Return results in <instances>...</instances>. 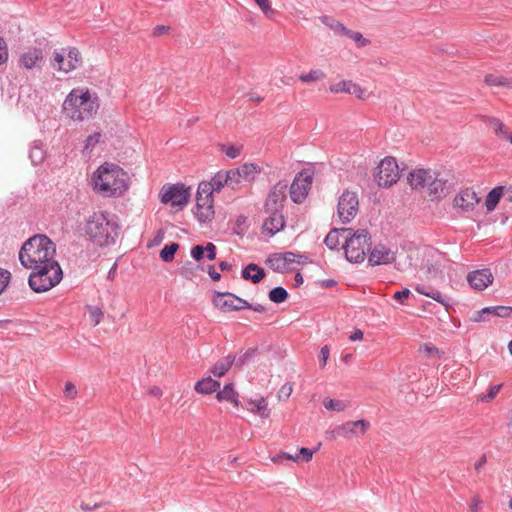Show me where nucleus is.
<instances>
[{
  "label": "nucleus",
  "instance_id": "b1692460",
  "mask_svg": "<svg viewBox=\"0 0 512 512\" xmlns=\"http://www.w3.org/2000/svg\"><path fill=\"white\" fill-rule=\"evenodd\" d=\"M228 294L230 292H219L215 291L213 296L214 305L220 309L222 312H232L235 310V300L232 298H228Z\"/></svg>",
  "mask_w": 512,
  "mask_h": 512
},
{
  "label": "nucleus",
  "instance_id": "338daca9",
  "mask_svg": "<svg viewBox=\"0 0 512 512\" xmlns=\"http://www.w3.org/2000/svg\"><path fill=\"white\" fill-rule=\"evenodd\" d=\"M351 39L354 40L359 47H364L368 44V40L363 38L362 34L359 32L351 33Z\"/></svg>",
  "mask_w": 512,
  "mask_h": 512
},
{
  "label": "nucleus",
  "instance_id": "3c124183",
  "mask_svg": "<svg viewBox=\"0 0 512 512\" xmlns=\"http://www.w3.org/2000/svg\"><path fill=\"white\" fill-rule=\"evenodd\" d=\"M89 315H90L91 321L94 323L95 326L98 325L103 318L102 310L95 306L89 307Z\"/></svg>",
  "mask_w": 512,
  "mask_h": 512
},
{
  "label": "nucleus",
  "instance_id": "5fc2aeb1",
  "mask_svg": "<svg viewBox=\"0 0 512 512\" xmlns=\"http://www.w3.org/2000/svg\"><path fill=\"white\" fill-rule=\"evenodd\" d=\"M10 278H11V273L8 270H6V269L0 268V294L8 286Z\"/></svg>",
  "mask_w": 512,
  "mask_h": 512
},
{
  "label": "nucleus",
  "instance_id": "20e7f679",
  "mask_svg": "<svg viewBox=\"0 0 512 512\" xmlns=\"http://www.w3.org/2000/svg\"><path fill=\"white\" fill-rule=\"evenodd\" d=\"M99 108L97 96H92L88 89L74 88L66 96L63 112L74 121H84L92 117Z\"/></svg>",
  "mask_w": 512,
  "mask_h": 512
},
{
  "label": "nucleus",
  "instance_id": "79ce46f5",
  "mask_svg": "<svg viewBox=\"0 0 512 512\" xmlns=\"http://www.w3.org/2000/svg\"><path fill=\"white\" fill-rule=\"evenodd\" d=\"M256 4L259 6L261 11L264 13V15L269 18L273 19L275 15L277 14V11L272 8L270 0H254Z\"/></svg>",
  "mask_w": 512,
  "mask_h": 512
},
{
  "label": "nucleus",
  "instance_id": "6e6552de",
  "mask_svg": "<svg viewBox=\"0 0 512 512\" xmlns=\"http://www.w3.org/2000/svg\"><path fill=\"white\" fill-rule=\"evenodd\" d=\"M359 208L358 196L355 192L346 190L338 200L337 213L342 223H349L357 215Z\"/></svg>",
  "mask_w": 512,
  "mask_h": 512
},
{
  "label": "nucleus",
  "instance_id": "bb28decb",
  "mask_svg": "<svg viewBox=\"0 0 512 512\" xmlns=\"http://www.w3.org/2000/svg\"><path fill=\"white\" fill-rule=\"evenodd\" d=\"M236 360V355L229 354L224 359L217 362L211 369V373L216 377H222L231 368Z\"/></svg>",
  "mask_w": 512,
  "mask_h": 512
},
{
  "label": "nucleus",
  "instance_id": "a18cd8bd",
  "mask_svg": "<svg viewBox=\"0 0 512 512\" xmlns=\"http://www.w3.org/2000/svg\"><path fill=\"white\" fill-rule=\"evenodd\" d=\"M488 122L496 135L504 137L507 136L506 127L500 119L491 117L488 118Z\"/></svg>",
  "mask_w": 512,
  "mask_h": 512
},
{
  "label": "nucleus",
  "instance_id": "09e8293b",
  "mask_svg": "<svg viewBox=\"0 0 512 512\" xmlns=\"http://www.w3.org/2000/svg\"><path fill=\"white\" fill-rule=\"evenodd\" d=\"M214 192L213 186L210 182H201L198 186L196 197H205L212 199V193Z\"/></svg>",
  "mask_w": 512,
  "mask_h": 512
},
{
  "label": "nucleus",
  "instance_id": "052dcab7",
  "mask_svg": "<svg viewBox=\"0 0 512 512\" xmlns=\"http://www.w3.org/2000/svg\"><path fill=\"white\" fill-rule=\"evenodd\" d=\"M496 317L505 318L512 314V307L510 306H496Z\"/></svg>",
  "mask_w": 512,
  "mask_h": 512
},
{
  "label": "nucleus",
  "instance_id": "c756f323",
  "mask_svg": "<svg viewBox=\"0 0 512 512\" xmlns=\"http://www.w3.org/2000/svg\"><path fill=\"white\" fill-rule=\"evenodd\" d=\"M484 81L488 86L505 87L512 90V78L504 77L502 75L487 74Z\"/></svg>",
  "mask_w": 512,
  "mask_h": 512
},
{
  "label": "nucleus",
  "instance_id": "f257e3e1",
  "mask_svg": "<svg viewBox=\"0 0 512 512\" xmlns=\"http://www.w3.org/2000/svg\"><path fill=\"white\" fill-rule=\"evenodd\" d=\"M55 256L56 245L45 234H36L30 237L23 243L19 251V261L26 269L57 261Z\"/></svg>",
  "mask_w": 512,
  "mask_h": 512
},
{
  "label": "nucleus",
  "instance_id": "49530a36",
  "mask_svg": "<svg viewBox=\"0 0 512 512\" xmlns=\"http://www.w3.org/2000/svg\"><path fill=\"white\" fill-rule=\"evenodd\" d=\"M320 20L324 25H326L327 27H329L330 29L334 30L337 33H340L341 31L345 30V26L342 23L336 21L335 19L329 16H322Z\"/></svg>",
  "mask_w": 512,
  "mask_h": 512
},
{
  "label": "nucleus",
  "instance_id": "7c9ffc66",
  "mask_svg": "<svg viewBox=\"0 0 512 512\" xmlns=\"http://www.w3.org/2000/svg\"><path fill=\"white\" fill-rule=\"evenodd\" d=\"M29 158L33 165H38L45 159V150L40 141H34L30 146Z\"/></svg>",
  "mask_w": 512,
  "mask_h": 512
},
{
  "label": "nucleus",
  "instance_id": "4d7b16f0",
  "mask_svg": "<svg viewBox=\"0 0 512 512\" xmlns=\"http://www.w3.org/2000/svg\"><path fill=\"white\" fill-rule=\"evenodd\" d=\"M501 387H502L501 384L491 386L488 393L485 396H483L481 398V400L488 402V401L494 399L497 396V394L499 393Z\"/></svg>",
  "mask_w": 512,
  "mask_h": 512
},
{
  "label": "nucleus",
  "instance_id": "72a5a7b5",
  "mask_svg": "<svg viewBox=\"0 0 512 512\" xmlns=\"http://www.w3.org/2000/svg\"><path fill=\"white\" fill-rule=\"evenodd\" d=\"M249 406L250 411L258 413L263 418H267L270 414V411L268 409V403L263 397H260L255 400H250Z\"/></svg>",
  "mask_w": 512,
  "mask_h": 512
},
{
  "label": "nucleus",
  "instance_id": "2eb2a0df",
  "mask_svg": "<svg viewBox=\"0 0 512 512\" xmlns=\"http://www.w3.org/2000/svg\"><path fill=\"white\" fill-rule=\"evenodd\" d=\"M265 213L268 214V217L263 223L262 231L264 234L271 237L284 228V216L282 214V210L265 211Z\"/></svg>",
  "mask_w": 512,
  "mask_h": 512
},
{
  "label": "nucleus",
  "instance_id": "5701e85b",
  "mask_svg": "<svg viewBox=\"0 0 512 512\" xmlns=\"http://www.w3.org/2000/svg\"><path fill=\"white\" fill-rule=\"evenodd\" d=\"M331 92L339 93L345 92L351 95L356 96L359 99H363L365 97V91L356 83L352 81H341L330 87Z\"/></svg>",
  "mask_w": 512,
  "mask_h": 512
},
{
  "label": "nucleus",
  "instance_id": "aec40b11",
  "mask_svg": "<svg viewBox=\"0 0 512 512\" xmlns=\"http://www.w3.org/2000/svg\"><path fill=\"white\" fill-rule=\"evenodd\" d=\"M214 214L213 199L205 197H196L195 215L200 222H206L211 219Z\"/></svg>",
  "mask_w": 512,
  "mask_h": 512
},
{
  "label": "nucleus",
  "instance_id": "9b49d317",
  "mask_svg": "<svg viewBox=\"0 0 512 512\" xmlns=\"http://www.w3.org/2000/svg\"><path fill=\"white\" fill-rule=\"evenodd\" d=\"M189 190L182 183L169 186L161 191V202L164 204L171 203L172 206L183 207L188 203Z\"/></svg>",
  "mask_w": 512,
  "mask_h": 512
},
{
  "label": "nucleus",
  "instance_id": "1a4fd4ad",
  "mask_svg": "<svg viewBox=\"0 0 512 512\" xmlns=\"http://www.w3.org/2000/svg\"><path fill=\"white\" fill-rule=\"evenodd\" d=\"M82 62L81 53L77 48H69L67 56L64 52L54 51L51 65L54 69L68 73L77 69Z\"/></svg>",
  "mask_w": 512,
  "mask_h": 512
},
{
  "label": "nucleus",
  "instance_id": "9d476101",
  "mask_svg": "<svg viewBox=\"0 0 512 512\" xmlns=\"http://www.w3.org/2000/svg\"><path fill=\"white\" fill-rule=\"evenodd\" d=\"M312 184V173L302 170L294 178L290 186V197L294 203H302Z\"/></svg>",
  "mask_w": 512,
  "mask_h": 512
},
{
  "label": "nucleus",
  "instance_id": "412c9836",
  "mask_svg": "<svg viewBox=\"0 0 512 512\" xmlns=\"http://www.w3.org/2000/svg\"><path fill=\"white\" fill-rule=\"evenodd\" d=\"M432 179V172L426 169H416L409 173L407 180L413 189H423L427 187L428 182Z\"/></svg>",
  "mask_w": 512,
  "mask_h": 512
},
{
  "label": "nucleus",
  "instance_id": "f03ea898",
  "mask_svg": "<svg viewBox=\"0 0 512 512\" xmlns=\"http://www.w3.org/2000/svg\"><path fill=\"white\" fill-rule=\"evenodd\" d=\"M92 184L105 197L119 196L128 188V175L121 167L105 163L94 172Z\"/></svg>",
  "mask_w": 512,
  "mask_h": 512
},
{
  "label": "nucleus",
  "instance_id": "f704fd0d",
  "mask_svg": "<svg viewBox=\"0 0 512 512\" xmlns=\"http://www.w3.org/2000/svg\"><path fill=\"white\" fill-rule=\"evenodd\" d=\"M496 306L485 307L480 311H476L471 317L473 322L488 321L490 317H496Z\"/></svg>",
  "mask_w": 512,
  "mask_h": 512
},
{
  "label": "nucleus",
  "instance_id": "ea45409f",
  "mask_svg": "<svg viewBox=\"0 0 512 512\" xmlns=\"http://www.w3.org/2000/svg\"><path fill=\"white\" fill-rule=\"evenodd\" d=\"M324 407L330 411H344L348 407V403L343 400L325 399Z\"/></svg>",
  "mask_w": 512,
  "mask_h": 512
},
{
  "label": "nucleus",
  "instance_id": "a19ab883",
  "mask_svg": "<svg viewBox=\"0 0 512 512\" xmlns=\"http://www.w3.org/2000/svg\"><path fill=\"white\" fill-rule=\"evenodd\" d=\"M224 174H225L227 186H230L232 188H234L236 185H238L242 179V176H240L238 168L224 171Z\"/></svg>",
  "mask_w": 512,
  "mask_h": 512
},
{
  "label": "nucleus",
  "instance_id": "37998d69",
  "mask_svg": "<svg viewBox=\"0 0 512 512\" xmlns=\"http://www.w3.org/2000/svg\"><path fill=\"white\" fill-rule=\"evenodd\" d=\"M270 267L279 273H283L286 271L283 259L281 258V253H276L272 257L268 259Z\"/></svg>",
  "mask_w": 512,
  "mask_h": 512
},
{
  "label": "nucleus",
  "instance_id": "0e129e2a",
  "mask_svg": "<svg viewBox=\"0 0 512 512\" xmlns=\"http://www.w3.org/2000/svg\"><path fill=\"white\" fill-rule=\"evenodd\" d=\"M411 292L408 288H404L400 291L394 293L393 298L403 304V299H407L410 296Z\"/></svg>",
  "mask_w": 512,
  "mask_h": 512
},
{
  "label": "nucleus",
  "instance_id": "c9c22d12",
  "mask_svg": "<svg viewBox=\"0 0 512 512\" xmlns=\"http://www.w3.org/2000/svg\"><path fill=\"white\" fill-rule=\"evenodd\" d=\"M288 292L285 288L278 286L269 291V300L273 303H283L288 299Z\"/></svg>",
  "mask_w": 512,
  "mask_h": 512
},
{
  "label": "nucleus",
  "instance_id": "e433bc0d",
  "mask_svg": "<svg viewBox=\"0 0 512 512\" xmlns=\"http://www.w3.org/2000/svg\"><path fill=\"white\" fill-rule=\"evenodd\" d=\"M325 77L326 75L322 70L314 69L310 70L307 74H301L299 79L303 83H311L323 80Z\"/></svg>",
  "mask_w": 512,
  "mask_h": 512
},
{
  "label": "nucleus",
  "instance_id": "58836bf2",
  "mask_svg": "<svg viewBox=\"0 0 512 512\" xmlns=\"http://www.w3.org/2000/svg\"><path fill=\"white\" fill-rule=\"evenodd\" d=\"M312 456H313V451L308 449V448H305V447H302L300 450H299V453L296 454L295 456L293 455H290L288 453H283L282 454V457H285L289 460H293L295 462L299 461L300 458L302 457V459L306 462L310 461L312 459Z\"/></svg>",
  "mask_w": 512,
  "mask_h": 512
},
{
  "label": "nucleus",
  "instance_id": "a878e982",
  "mask_svg": "<svg viewBox=\"0 0 512 512\" xmlns=\"http://www.w3.org/2000/svg\"><path fill=\"white\" fill-rule=\"evenodd\" d=\"M352 231L353 230L351 228L332 229L325 237L324 243L329 249H336L340 243V235L345 237Z\"/></svg>",
  "mask_w": 512,
  "mask_h": 512
},
{
  "label": "nucleus",
  "instance_id": "bf43d9fd",
  "mask_svg": "<svg viewBox=\"0 0 512 512\" xmlns=\"http://www.w3.org/2000/svg\"><path fill=\"white\" fill-rule=\"evenodd\" d=\"M8 60V48L3 37L0 36V65Z\"/></svg>",
  "mask_w": 512,
  "mask_h": 512
},
{
  "label": "nucleus",
  "instance_id": "e2e57ef3",
  "mask_svg": "<svg viewBox=\"0 0 512 512\" xmlns=\"http://www.w3.org/2000/svg\"><path fill=\"white\" fill-rule=\"evenodd\" d=\"M204 253H205V249H204V246H201V245H196L194 246L192 249H191V256L192 258H194L196 261H199L203 258L204 256Z\"/></svg>",
  "mask_w": 512,
  "mask_h": 512
},
{
  "label": "nucleus",
  "instance_id": "f8f14e48",
  "mask_svg": "<svg viewBox=\"0 0 512 512\" xmlns=\"http://www.w3.org/2000/svg\"><path fill=\"white\" fill-rule=\"evenodd\" d=\"M479 202L480 198L476 192L471 188H465L455 195L453 206L461 212L468 213L473 211Z\"/></svg>",
  "mask_w": 512,
  "mask_h": 512
},
{
  "label": "nucleus",
  "instance_id": "69168bd1",
  "mask_svg": "<svg viewBox=\"0 0 512 512\" xmlns=\"http://www.w3.org/2000/svg\"><path fill=\"white\" fill-rule=\"evenodd\" d=\"M329 355H330V350L328 348V346H323L321 349H320V353H319V360H320V365L322 367H324L327 363V360L329 358Z\"/></svg>",
  "mask_w": 512,
  "mask_h": 512
},
{
  "label": "nucleus",
  "instance_id": "6ab92c4d",
  "mask_svg": "<svg viewBox=\"0 0 512 512\" xmlns=\"http://www.w3.org/2000/svg\"><path fill=\"white\" fill-rule=\"evenodd\" d=\"M428 194L434 200L444 198L449 192L448 181L439 178L436 173L432 172V179L427 184Z\"/></svg>",
  "mask_w": 512,
  "mask_h": 512
},
{
  "label": "nucleus",
  "instance_id": "0eeeda50",
  "mask_svg": "<svg viewBox=\"0 0 512 512\" xmlns=\"http://www.w3.org/2000/svg\"><path fill=\"white\" fill-rule=\"evenodd\" d=\"M400 177L398 164L393 157L384 158L377 167L375 180L380 187H390Z\"/></svg>",
  "mask_w": 512,
  "mask_h": 512
},
{
  "label": "nucleus",
  "instance_id": "39448f33",
  "mask_svg": "<svg viewBox=\"0 0 512 512\" xmlns=\"http://www.w3.org/2000/svg\"><path fill=\"white\" fill-rule=\"evenodd\" d=\"M31 274L28 278L30 288L36 293L46 292L57 284L63 278V272L58 261L31 267Z\"/></svg>",
  "mask_w": 512,
  "mask_h": 512
},
{
  "label": "nucleus",
  "instance_id": "680f3d73",
  "mask_svg": "<svg viewBox=\"0 0 512 512\" xmlns=\"http://www.w3.org/2000/svg\"><path fill=\"white\" fill-rule=\"evenodd\" d=\"M171 30L170 26L166 25H157L153 28L152 35L154 37H161L167 33H169Z\"/></svg>",
  "mask_w": 512,
  "mask_h": 512
},
{
  "label": "nucleus",
  "instance_id": "393cba45",
  "mask_svg": "<svg viewBox=\"0 0 512 512\" xmlns=\"http://www.w3.org/2000/svg\"><path fill=\"white\" fill-rule=\"evenodd\" d=\"M241 276L243 279L257 284L265 277V270L257 264L250 263L241 271Z\"/></svg>",
  "mask_w": 512,
  "mask_h": 512
},
{
  "label": "nucleus",
  "instance_id": "7ed1b4c3",
  "mask_svg": "<svg viewBox=\"0 0 512 512\" xmlns=\"http://www.w3.org/2000/svg\"><path fill=\"white\" fill-rule=\"evenodd\" d=\"M85 231L94 244L101 247L108 246L115 243L119 234V225L114 215L99 211L88 218Z\"/></svg>",
  "mask_w": 512,
  "mask_h": 512
},
{
  "label": "nucleus",
  "instance_id": "de8ad7c7",
  "mask_svg": "<svg viewBox=\"0 0 512 512\" xmlns=\"http://www.w3.org/2000/svg\"><path fill=\"white\" fill-rule=\"evenodd\" d=\"M256 353H257L256 348H249L239 357L236 356V360H235L234 364L237 367H242L243 365L248 363L250 361V359L255 356Z\"/></svg>",
  "mask_w": 512,
  "mask_h": 512
},
{
  "label": "nucleus",
  "instance_id": "4468645a",
  "mask_svg": "<svg viewBox=\"0 0 512 512\" xmlns=\"http://www.w3.org/2000/svg\"><path fill=\"white\" fill-rule=\"evenodd\" d=\"M369 426H370L369 422L364 419L357 420V421H349V422H346L342 425L335 427V429L332 430L330 433L334 437L340 436V437L348 438V437L356 434L358 432V429L361 434H364L367 431V429L369 428Z\"/></svg>",
  "mask_w": 512,
  "mask_h": 512
},
{
  "label": "nucleus",
  "instance_id": "4c0bfd02",
  "mask_svg": "<svg viewBox=\"0 0 512 512\" xmlns=\"http://www.w3.org/2000/svg\"><path fill=\"white\" fill-rule=\"evenodd\" d=\"M179 248L178 243H171L170 245H166L161 251H160V258L163 262L169 263L173 261L174 255L176 251Z\"/></svg>",
  "mask_w": 512,
  "mask_h": 512
},
{
  "label": "nucleus",
  "instance_id": "f3484780",
  "mask_svg": "<svg viewBox=\"0 0 512 512\" xmlns=\"http://www.w3.org/2000/svg\"><path fill=\"white\" fill-rule=\"evenodd\" d=\"M470 286L476 290H484L493 282V275L489 269L470 272L467 276Z\"/></svg>",
  "mask_w": 512,
  "mask_h": 512
},
{
  "label": "nucleus",
  "instance_id": "774afa93",
  "mask_svg": "<svg viewBox=\"0 0 512 512\" xmlns=\"http://www.w3.org/2000/svg\"><path fill=\"white\" fill-rule=\"evenodd\" d=\"M204 249L209 260H214L216 258V246L213 243H207L206 246H204Z\"/></svg>",
  "mask_w": 512,
  "mask_h": 512
},
{
  "label": "nucleus",
  "instance_id": "13d9d810",
  "mask_svg": "<svg viewBox=\"0 0 512 512\" xmlns=\"http://www.w3.org/2000/svg\"><path fill=\"white\" fill-rule=\"evenodd\" d=\"M64 395L68 399H74L77 396V389L72 382H67L64 388Z\"/></svg>",
  "mask_w": 512,
  "mask_h": 512
},
{
  "label": "nucleus",
  "instance_id": "6e6d98bb",
  "mask_svg": "<svg viewBox=\"0 0 512 512\" xmlns=\"http://www.w3.org/2000/svg\"><path fill=\"white\" fill-rule=\"evenodd\" d=\"M281 258L283 259L285 269L288 270L290 268V266L296 262L297 253H294V252L281 253Z\"/></svg>",
  "mask_w": 512,
  "mask_h": 512
},
{
  "label": "nucleus",
  "instance_id": "a211bd4d",
  "mask_svg": "<svg viewBox=\"0 0 512 512\" xmlns=\"http://www.w3.org/2000/svg\"><path fill=\"white\" fill-rule=\"evenodd\" d=\"M43 61V52L40 48L29 47L19 57V66L26 69H33L40 67V63Z\"/></svg>",
  "mask_w": 512,
  "mask_h": 512
},
{
  "label": "nucleus",
  "instance_id": "cd10ccee",
  "mask_svg": "<svg viewBox=\"0 0 512 512\" xmlns=\"http://www.w3.org/2000/svg\"><path fill=\"white\" fill-rule=\"evenodd\" d=\"M220 387V383L210 376L207 378H203L195 384V391L200 394H211L217 391Z\"/></svg>",
  "mask_w": 512,
  "mask_h": 512
},
{
  "label": "nucleus",
  "instance_id": "c85d7f7f",
  "mask_svg": "<svg viewBox=\"0 0 512 512\" xmlns=\"http://www.w3.org/2000/svg\"><path fill=\"white\" fill-rule=\"evenodd\" d=\"M505 187L497 186L493 188L487 195L485 200V207L487 211L491 212L497 207L501 197L504 194Z\"/></svg>",
  "mask_w": 512,
  "mask_h": 512
},
{
  "label": "nucleus",
  "instance_id": "8fccbe9b",
  "mask_svg": "<svg viewBox=\"0 0 512 512\" xmlns=\"http://www.w3.org/2000/svg\"><path fill=\"white\" fill-rule=\"evenodd\" d=\"M221 148V150L226 154V156L231 159L237 158L242 150L241 146L236 145H222Z\"/></svg>",
  "mask_w": 512,
  "mask_h": 512
},
{
  "label": "nucleus",
  "instance_id": "864d4df0",
  "mask_svg": "<svg viewBox=\"0 0 512 512\" xmlns=\"http://www.w3.org/2000/svg\"><path fill=\"white\" fill-rule=\"evenodd\" d=\"M101 134L94 133L87 137L84 150H92L100 142Z\"/></svg>",
  "mask_w": 512,
  "mask_h": 512
},
{
  "label": "nucleus",
  "instance_id": "c03bdc74",
  "mask_svg": "<svg viewBox=\"0 0 512 512\" xmlns=\"http://www.w3.org/2000/svg\"><path fill=\"white\" fill-rule=\"evenodd\" d=\"M211 186H213L214 192H220V190L227 185L224 171H219L215 174V176L209 181Z\"/></svg>",
  "mask_w": 512,
  "mask_h": 512
},
{
  "label": "nucleus",
  "instance_id": "473e14b6",
  "mask_svg": "<svg viewBox=\"0 0 512 512\" xmlns=\"http://www.w3.org/2000/svg\"><path fill=\"white\" fill-rule=\"evenodd\" d=\"M240 176L245 181H253L258 174L261 172V168L253 163H245L239 168Z\"/></svg>",
  "mask_w": 512,
  "mask_h": 512
},
{
  "label": "nucleus",
  "instance_id": "4be33fe9",
  "mask_svg": "<svg viewBox=\"0 0 512 512\" xmlns=\"http://www.w3.org/2000/svg\"><path fill=\"white\" fill-rule=\"evenodd\" d=\"M415 291L421 295L432 298L433 300L445 306L446 309L451 306V299L448 296L443 295L440 291L435 290L428 285L418 284L415 287Z\"/></svg>",
  "mask_w": 512,
  "mask_h": 512
},
{
  "label": "nucleus",
  "instance_id": "dca6fc26",
  "mask_svg": "<svg viewBox=\"0 0 512 512\" xmlns=\"http://www.w3.org/2000/svg\"><path fill=\"white\" fill-rule=\"evenodd\" d=\"M395 260V254L385 245L378 244L370 251L368 262L371 266H378L392 263Z\"/></svg>",
  "mask_w": 512,
  "mask_h": 512
},
{
  "label": "nucleus",
  "instance_id": "2f4dec72",
  "mask_svg": "<svg viewBox=\"0 0 512 512\" xmlns=\"http://www.w3.org/2000/svg\"><path fill=\"white\" fill-rule=\"evenodd\" d=\"M217 399L219 401H228L238 406V393L234 390L233 384L229 383L217 393Z\"/></svg>",
  "mask_w": 512,
  "mask_h": 512
},
{
  "label": "nucleus",
  "instance_id": "423d86ee",
  "mask_svg": "<svg viewBox=\"0 0 512 512\" xmlns=\"http://www.w3.org/2000/svg\"><path fill=\"white\" fill-rule=\"evenodd\" d=\"M371 237L366 229H358L345 236L343 245L345 258L350 263H361L371 245Z\"/></svg>",
  "mask_w": 512,
  "mask_h": 512
},
{
  "label": "nucleus",
  "instance_id": "ddd939ff",
  "mask_svg": "<svg viewBox=\"0 0 512 512\" xmlns=\"http://www.w3.org/2000/svg\"><path fill=\"white\" fill-rule=\"evenodd\" d=\"M287 187V183L282 181L272 187L265 202V211L283 210Z\"/></svg>",
  "mask_w": 512,
  "mask_h": 512
},
{
  "label": "nucleus",
  "instance_id": "603ef678",
  "mask_svg": "<svg viewBox=\"0 0 512 512\" xmlns=\"http://www.w3.org/2000/svg\"><path fill=\"white\" fill-rule=\"evenodd\" d=\"M228 298H232L235 300V310L239 311L242 309H247L248 307H251V303L246 301L245 299L238 297L235 294H228Z\"/></svg>",
  "mask_w": 512,
  "mask_h": 512
}]
</instances>
